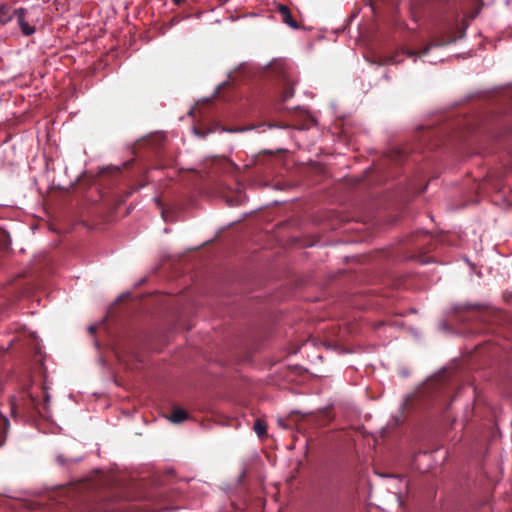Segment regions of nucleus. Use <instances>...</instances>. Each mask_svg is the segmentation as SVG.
I'll use <instances>...</instances> for the list:
<instances>
[{
	"label": "nucleus",
	"mask_w": 512,
	"mask_h": 512,
	"mask_svg": "<svg viewBox=\"0 0 512 512\" xmlns=\"http://www.w3.org/2000/svg\"><path fill=\"white\" fill-rule=\"evenodd\" d=\"M437 46H438V45H430V46H428V47L424 48V49L419 53V56H420V57H424L432 47H437Z\"/></svg>",
	"instance_id": "obj_9"
},
{
	"label": "nucleus",
	"mask_w": 512,
	"mask_h": 512,
	"mask_svg": "<svg viewBox=\"0 0 512 512\" xmlns=\"http://www.w3.org/2000/svg\"><path fill=\"white\" fill-rule=\"evenodd\" d=\"M16 15V9H13L9 4L2 3L0 4V27L5 26Z\"/></svg>",
	"instance_id": "obj_3"
},
{
	"label": "nucleus",
	"mask_w": 512,
	"mask_h": 512,
	"mask_svg": "<svg viewBox=\"0 0 512 512\" xmlns=\"http://www.w3.org/2000/svg\"><path fill=\"white\" fill-rule=\"evenodd\" d=\"M253 429L259 437H263L267 433V426L265 422L259 419L254 423Z\"/></svg>",
	"instance_id": "obj_6"
},
{
	"label": "nucleus",
	"mask_w": 512,
	"mask_h": 512,
	"mask_svg": "<svg viewBox=\"0 0 512 512\" xmlns=\"http://www.w3.org/2000/svg\"><path fill=\"white\" fill-rule=\"evenodd\" d=\"M89 330L94 331V327L93 326L89 327Z\"/></svg>",
	"instance_id": "obj_14"
},
{
	"label": "nucleus",
	"mask_w": 512,
	"mask_h": 512,
	"mask_svg": "<svg viewBox=\"0 0 512 512\" xmlns=\"http://www.w3.org/2000/svg\"><path fill=\"white\" fill-rule=\"evenodd\" d=\"M277 12L281 17V21L291 27L292 29H298L299 25L297 21L292 17L291 11L288 6L279 4L277 6Z\"/></svg>",
	"instance_id": "obj_2"
},
{
	"label": "nucleus",
	"mask_w": 512,
	"mask_h": 512,
	"mask_svg": "<svg viewBox=\"0 0 512 512\" xmlns=\"http://www.w3.org/2000/svg\"><path fill=\"white\" fill-rule=\"evenodd\" d=\"M57 461L61 464V465H65L66 464V461L63 459L62 456H58L57 457Z\"/></svg>",
	"instance_id": "obj_10"
},
{
	"label": "nucleus",
	"mask_w": 512,
	"mask_h": 512,
	"mask_svg": "<svg viewBox=\"0 0 512 512\" xmlns=\"http://www.w3.org/2000/svg\"><path fill=\"white\" fill-rule=\"evenodd\" d=\"M28 10L20 7L16 9V19L18 26L24 36H31L35 33L36 28L34 24H31L27 18Z\"/></svg>",
	"instance_id": "obj_1"
},
{
	"label": "nucleus",
	"mask_w": 512,
	"mask_h": 512,
	"mask_svg": "<svg viewBox=\"0 0 512 512\" xmlns=\"http://www.w3.org/2000/svg\"><path fill=\"white\" fill-rule=\"evenodd\" d=\"M294 94V91L292 88H287L283 95V100L286 101L287 99L291 98Z\"/></svg>",
	"instance_id": "obj_8"
},
{
	"label": "nucleus",
	"mask_w": 512,
	"mask_h": 512,
	"mask_svg": "<svg viewBox=\"0 0 512 512\" xmlns=\"http://www.w3.org/2000/svg\"><path fill=\"white\" fill-rule=\"evenodd\" d=\"M228 82L227 81H224L223 83H221L219 86H218V89H221L222 87H224Z\"/></svg>",
	"instance_id": "obj_12"
},
{
	"label": "nucleus",
	"mask_w": 512,
	"mask_h": 512,
	"mask_svg": "<svg viewBox=\"0 0 512 512\" xmlns=\"http://www.w3.org/2000/svg\"><path fill=\"white\" fill-rule=\"evenodd\" d=\"M48 401H49V395L46 394V402H48Z\"/></svg>",
	"instance_id": "obj_13"
},
{
	"label": "nucleus",
	"mask_w": 512,
	"mask_h": 512,
	"mask_svg": "<svg viewBox=\"0 0 512 512\" xmlns=\"http://www.w3.org/2000/svg\"><path fill=\"white\" fill-rule=\"evenodd\" d=\"M479 305L478 304H472V303H466V304H463V305H457L454 307V310L456 312L460 311V310H471V309H476L478 308Z\"/></svg>",
	"instance_id": "obj_7"
},
{
	"label": "nucleus",
	"mask_w": 512,
	"mask_h": 512,
	"mask_svg": "<svg viewBox=\"0 0 512 512\" xmlns=\"http://www.w3.org/2000/svg\"><path fill=\"white\" fill-rule=\"evenodd\" d=\"M188 418V414L181 408H175L172 410L169 420L173 423H181Z\"/></svg>",
	"instance_id": "obj_5"
},
{
	"label": "nucleus",
	"mask_w": 512,
	"mask_h": 512,
	"mask_svg": "<svg viewBox=\"0 0 512 512\" xmlns=\"http://www.w3.org/2000/svg\"><path fill=\"white\" fill-rule=\"evenodd\" d=\"M172 1L174 2V4L179 5L182 2H184L185 0H172Z\"/></svg>",
	"instance_id": "obj_11"
},
{
	"label": "nucleus",
	"mask_w": 512,
	"mask_h": 512,
	"mask_svg": "<svg viewBox=\"0 0 512 512\" xmlns=\"http://www.w3.org/2000/svg\"><path fill=\"white\" fill-rule=\"evenodd\" d=\"M10 422L7 417L0 413V447L5 443Z\"/></svg>",
	"instance_id": "obj_4"
}]
</instances>
